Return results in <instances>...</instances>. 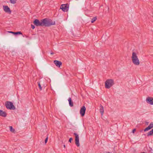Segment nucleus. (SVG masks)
<instances>
[{
  "label": "nucleus",
  "mask_w": 153,
  "mask_h": 153,
  "mask_svg": "<svg viewBox=\"0 0 153 153\" xmlns=\"http://www.w3.org/2000/svg\"><path fill=\"white\" fill-rule=\"evenodd\" d=\"M63 146H64V148H65V145H64Z\"/></svg>",
  "instance_id": "cd10ccee"
},
{
  "label": "nucleus",
  "mask_w": 153,
  "mask_h": 153,
  "mask_svg": "<svg viewBox=\"0 0 153 153\" xmlns=\"http://www.w3.org/2000/svg\"><path fill=\"white\" fill-rule=\"evenodd\" d=\"M13 33L15 35L22 34V33L20 31H18V32H14V33Z\"/></svg>",
  "instance_id": "6ab92c4d"
},
{
  "label": "nucleus",
  "mask_w": 153,
  "mask_h": 153,
  "mask_svg": "<svg viewBox=\"0 0 153 153\" xmlns=\"http://www.w3.org/2000/svg\"><path fill=\"white\" fill-rule=\"evenodd\" d=\"M9 32L10 33H14V32H13L12 31H9Z\"/></svg>",
  "instance_id": "a878e982"
},
{
  "label": "nucleus",
  "mask_w": 153,
  "mask_h": 153,
  "mask_svg": "<svg viewBox=\"0 0 153 153\" xmlns=\"http://www.w3.org/2000/svg\"><path fill=\"white\" fill-rule=\"evenodd\" d=\"M114 84V81L112 79L107 80L105 83V86L106 88H109Z\"/></svg>",
  "instance_id": "7ed1b4c3"
},
{
  "label": "nucleus",
  "mask_w": 153,
  "mask_h": 153,
  "mask_svg": "<svg viewBox=\"0 0 153 153\" xmlns=\"http://www.w3.org/2000/svg\"><path fill=\"white\" fill-rule=\"evenodd\" d=\"M146 123L147 125H148L149 123V122H146Z\"/></svg>",
  "instance_id": "393cba45"
},
{
  "label": "nucleus",
  "mask_w": 153,
  "mask_h": 153,
  "mask_svg": "<svg viewBox=\"0 0 153 153\" xmlns=\"http://www.w3.org/2000/svg\"><path fill=\"white\" fill-rule=\"evenodd\" d=\"M153 128V122H151L149 125L144 130V132L148 131L149 130Z\"/></svg>",
  "instance_id": "1a4fd4ad"
},
{
  "label": "nucleus",
  "mask_w": 153,
  "mask_h": 153,
  "mask_svg": "<svg viewBox=\"0 0 153 153\" xmlns=\"http://www.w3.org/2000/svg\"><path fill=\"white\" fill-rule=\"evenodd\" d=\"M5 105L6 108L10 110H15L16 109L13 103L11 102L7 101L6 102Z\"/></svg>",
  "instance_id": "20e7f679"
},
{
  "label": "nucleus",
  "mask_w": 153,
  "mask_h": 153,
  "mask_svg": "<svg viewBox=\"0 0 153 153\" xmlns=\"http://www.w3.org/2000/svg\"><path fill=\"white\" fill-rule=\"evenodd\" d=\"M106 153H111L110 152H107Z\"/></svg>",
  "instance_id": "c85d7f7f"
},
{
  "label": "nucleus",
  "mask_w": 153,
  "mask_h": 153,
  "mask_svg": "<svg viewBox=\"0 0 153 153\" xmlns=\"http://www.w3.org/2000/svg\"><path fill=\"white\" fill-rule=\"evenodd\" d=\"M48 137H47L45 140V143H47L48 141Z\"/></svg>",
  "instance_id": "4be33fe9"
},
{
  "label": "nucleus",
  "mask_w": 153,
  "mask_h": 153,
  "mask_svg": "<svg viewBox=\"0 0 153 153\" xmlns=\"http://www.w3.org/2000/svg\"><path fill=\"white\" fill-rule=\"evenodd\" d=\"M33 24L36 26H44L45 27H49L55 24V21H53L51 19L45 18L39 21L38 19H35L33 22Z\"/></svg>",
  "instance_id": "f257e3e1"
},
{
  "label": "nucleus",
  "mask_w": 153,
  "mask_h": 153,
  "mask_svg": "<svg viewBox=\"0 0 153 153\" xmlns=\"http://www.w3.org/2000/svg\"><path fill=\"white\" fill-rule=\"evenodd\" d=\"M153 135V128L150 131L148 132L147 134L148 136Z\"/></svg>",
  "instance_id": "2eb2a0df"
},
{
  "label": "nucleus",
  "mask_w": 153,
  "mask_h": 153,
  "mask_svg": "<svg viewBox=\"0 0 153 153\" xmlns=\"http://www.w3.org/2000/svg\"><path fill=\"white\" fill-rule=\"evenodd\" d=\"M31 27L33 29H34L35 28L34 26L33 25H31Z\"/></svg>",
  "instance_id": "5701e85b"
},
{
  "label": "nucleus",
  "mask_w": 153,
  "mask_h": 153,
  "mask_svg": "<svg viewBox=\"0 0 153 153\" xmlns=\"http://www.w3.org/2000/svg\"><path fill=\"white\" fill-rule=\"evenodd\" d=\"M7 114L4 111L0 110V116L3 117H5L7 116Z\"/></svg>",
  "instance_id": "f8f14e48"
},
{
  "label": "nucleus",
  "mask_w": 153,
  "mask_h": 153,
  "mask_svg": "<svg viewBox=\"0 0 153 153\" xmlns=\"http://www.w3.org/2000/svg\"><path fill=\"white\" fill-rule=\"evenodd\" d=\"M131 59L132 62L134 64L136 65H138L140 64L139 60L135 52H133L132 53Z\"/></svg>",
  "instance_id": "f03ea898"
},
{
  "label": "nucleus",
  "mask_w": 153,
  "mask_h": 153,
  "mask_svg": "<svg viewBox=\"0 0 153 153\" xmlns=\"http://www.w3.org/2000/svg\"><path fill=\"white\" fill-rule=\"evenodd\" d=\"M68 5L67 4H63L61 5L60 8L62 9L63 11L67 12L68 10Z\"/></svg>",
  "instance_id": "423d86ee"
},
{
  "label": "nucleus",
  "mask_w": 153,
  "mask_h": 153,
  "mask_svg": "<svg viewBox=\"0 0 153 153\" xmlns=\"http://www.w3.org/2000/svg\"><path fill=\"white\" fill-rule=\"evenodd\" d=\"M146 101L148 103L151 105H153V98L148 97L146 99Z\"/></svg>",
  "instance_id": "9d476101"
},
{
  "label": "nucleus",
  "mask_w": 153,
  "mask_h": 153,
  "mask_svg": "<svg viewBox=\"0 0 153 153\" xmlns=\"http://www.w3.org/2000/svg\"><path fill=\"white\" fill-rule=\"evenodd\" d=\"M100 111L101 115L102 116L104 113V108L101 105H100Z\"/></svg>",
  "instance_id": "4468645a"
},
{
  "label": "nucleus",
  "mask_w": 153,
  "mask_h": 153,
  "mask_svg": "<svg viewBox=\"0 0 153 153\" xmlns=\"http://www.w3.org/2000/svg\"><path fill=\"white\" fill-rule=\"evenodd\" d=\"M86 111V108L84 106H83L80 109V113L82 117L84 116Z\"/></svg>",
  "instance_id": "6e6552de"
},
{
  "label": "nucleus",
  "mask_w": 153,
  "mask_h": 153,
  "mask_svg": "<svg viewBox=\"0 0 153 153\" xmlns=\"http://www.w3.org/2000/svg\"><path fill=\"white\" fill-rule=\"evenodd\" d=\"M51 54L52 55V54H54V53H53V52H51Z\"/></svg>",
  "instance_id": "bb28decb"
},
{
  "label": "nucleus",
  "mask_w": 153,
  "mask_h": 153,
  "mask_svg": "<svg viewBox=\"0 0 153 153\" xmlns=\"http://www.w3.org/2000/svg\"><path fill=\"white\" fill-rule=\"evenodd\" d=\"M54 63L56 66L59 67H60L62 65V62L58 60H54Z\"/></svg>",
  "instance_id": "9b49d317"
},
{
  "label": "nucleus",
  "mask_w": 153,
  "mask_h": 153,
  "mask_svg": "<svg viewBox=\"0 0 153 153\" xmlns=\"http://www.w3.org/2000/svg\"><path fill=\"white\" fill-rule=\"evenodd\" d=\"M37 83H38V85L40 89V90H42V87L41 86V85L40 84V82H38Z\"/></svg>",
  "instance_id": "aec40b11"
},
{
  "label": "nucleus",
  "mask_w": 153,
  "mask_h": 153,
  "mask_svg": "<svg viewBox=\"0 0 153 153\" xmlns=\"http://www.w3.org/2000/svg\"><path fill=\"white\" fill-rule=\"evenodd\" d=\"M10 131L12 132H14L15 131V130L13 128L12 126H10Z\"/></svg>",
  "instance_id": "f3484780"
},
{
  "label": "nucleus",
  "mask_w": 153,
  "mask_h": 153,
  "mask_svg": "<svg viewBox=\"0 0 153 153\" xmlns=\"http://www.w3.org/2000/svg\"><path fill=\"white\" fill-rule=\"evenodd\" d=\"M68 100L69 102V105L71 107L73 106V102L71 98L70 97L68 98Z\"/></svg>",
  "instance_id": "ddd939ff"
},
{
  "label": "nucleus",
  "mask_w": 153,
  "mask_h": 153,
  "mask_svg": "<svg viewBox=\"0 0 153 153\" xmlns=\"http://www.w3.org/2000/svg\"><path fill=\"white\" fill-rule=\"evenodd\" d=\"M74 134L75 136V143L77 146H79V135L76 133H74Z\"/></svg>",
  "instance_id": "39448f33"
},
{
  "label": "nucleus",
  "mask_w": 153,
  "mask_h": 153,
  "mask_svg": "<svg viewBox=\"0 0 153 153\" xmlns=\"http://www.w3.org/2000/svg\"><path fill=\"white\" fill-rule=\"evenodd\" d=\"M3 8L4 10L7 13L9 14H11V11L10 10L9 7L7 6H3Z\"/></svg>",
  "instance_id": "0eeeda50"
},
{
  "label": "nucleus",
  "mask_w": 153,
  "mask_h": 153,
  "mask_svg": "<svg viewBox=\"0 0 153 153\" xmlns=\"http://www.w3.org/2000/svg\"><path fill=\"white\" fill-rule=\"evenodd\" d=\"M17 0H10V2L13 4H15L16 3Z\"/></svg>",
  "instance_id": "a211bd4d"
},
{
  "label": "nucleus",
  "mask_w": 153,
  "mask_h": 153,
  "mask_svg": "<svg viewBox=\"0 0 153 153\" xmlns=\"http://www.w3.org/2000/svg\"><path fill=\"white\" fill-rule=\"evenodd\" d=\"M136 131V129H134L133 130H132V132L134 133L135 132V131Z\"/></svg>",
  "instance_id": "b1692460"
},
{
  "label": "nucleus",
  "mask_w": 153,
  "mask_h": 153,
  "mask_svg": "<svg viewBox=\"0 0 153 153\" xmlns=\"http://www.w3.org/2000/svg\"><path fill=\"white\" fill-rule=\"evenodd\" d=\"M73 139L71 137L70 138L68 141L69 142L71 143V141Z\"/></svg>",
  "instance_id": "412c9836"
},
{
  "label": "nucleus",
  "mask_w": 153,
  "mask_h": 153,
  "mask_svg": "<svg viewBox=\"0 0 153 153\" xmlns=\"http://www.w3.org/2000/svg\"><path fill=\"white\" fill-rule=\"evenodd\" d=\"M97 17L95 16L92 18L91 20V22L93 23L97 19Z\"/></svg>",
  "instance_id": "dca6fc26"
}]
</instances>
